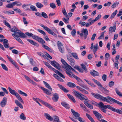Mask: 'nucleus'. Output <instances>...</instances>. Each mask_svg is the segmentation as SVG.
<instances>
[{
  "mask_svg": "<svg viewBox=\"0 0 122 122\" xmlns=\"http://www.w3.org/2000/svg\"><path fill=\"white\" fill-rule=\"evenodd\" d=\"M91 94L94 97L100 100L101 101L106 102L109 103H111L110 101L113 103H116L120 106H122V103L109 96H107V97H104L98 94H95L92 92Z\"/></svg>",
  "mask_w": 122,
  "mask_h": 122,
  "instance_id": "1",
  "label": "nucleus"
},
{
  "mask_svg": "<svg viewBox=\"0 0 122 122\" xmlns=\"http://www.w3.org/2000/svg\"><path fill=\"white\" fill-rule=\"evenodd\" d=\"M8 88L11 94L15 96L21 102L23 103H24L23 100L18 93L15 92V90H12L9 87H8Z\"/></svg>",
  "mask_w": 122,
  "mask_h": 122,
  "instance_id": "2",
  "label": "nucleus"
},
{
  "mask_svg": "<svg viewBox=\"0 0 122 122\" xmlns=\"http://www.w3.org/2000/svg\"><path fill=\"white\" fill-rule=\"evenodd\" d=\"M12 36L15 39L19 38V37L23 38L25 37L26 36L23 33L20 31V32H15L12 34Z\"/></svg>",
  "mask_w": 122,
  "mask_h": 122,
  "instance_id": "3",
  "label": "nucleus"
},
{
  "mask_svg": "<svg viewBox=\"0 0 122 122\" xmlns=\"http://www.w3.org/2000/svg\"><path fill=\"white\" fill-rule=\"evenodd\" d=\"M33 99L35 101H36L37 99L41 101L42 102L43 104L46 106L47 107H48L50 109L54 111H56L54 107H53L50 104H49L47 103L44 101L42 100H41L39 98L36 99L35 98L33 97Z\"/></svg>",
  "mask_w": 122,
  "mask_h": 122,
  "instance_id": "4",
  "label": "nucleus"
},
{
  "mask_svg": "<svg viewBox=\"0 0 122 122\" xmlns=\"http://www.w3.org/2000/svg\"><path fill=\"white\" fill-rule=\"evenodd\" d=\"M61 61L63 64V65H62V66L65 69H71L72 71L76 72V71L71 66L68 65L63 59H61Z\"/></svg>",
  "mask_w": 122,
  "mask_h": 122,
  "instance_id": "5",
  "label": "nucleus"
},
{
  "mask_svg": "<svg viewBox=\"0 0 122 122\" xmlns=\"http://www.w3.org/2000/svg\"><path fill=\"white\" fill-rule=\"evenodd\" d=\"M81 32L80 34L81 37H83V39L85 40L87 38L88 34V32L87 29L83 28L81 30Z\"/></svg>",
  "mask_w": 122,
  "mask_h": 122,
  "instance_id": "6",
  "label": "nucleus"
},
{
  "mask_svg": "<svg viewBox=\"0 0 122 122\" xmlns=\"http://www.w3.org/2000/svg\"><path fill=\"white\" fill-rule=\"evenodd\" d=\"M40 25L42 27L46 30L49 34L52 35L56 37H57V35L55 33L52 31L47 26H45L42 24H41Z\"/></svg>",
  "mask_w": 122,
  "mask_h": 122,
  "instance_id": "7",
  "label": "nucleus"
},
{
  "mask_svg": "<svg viewBox=\"0 0 122 122\" xmlns=\"http://www.w3.org/2000/svg\"><path fill=\"white\" fill-rule=\"evenodd\" d=\"M74 94L75 96L77 98L81 100H83L84 99V98L83 97H86L83 94H81L78 92L76 91H75L74 92Z\"/></svg>",
  "mask_w": 122,
  "mask_h": 122,
  "instance_id": "8",
  "label": "nucleus"
},
{
  "mask_svg": "<svg viewBox=\"0 0 122 122\" xmlns=\"http://www.w3.org/2000/svg\"><path fill=\"white\" fill-rule=\"evenodd\" d=\"M33 38L41 44H43L45 43V41L42 38L37 36H33Z\"/></svg>",
  "mask_w": 122,
  "mask_h": 122,
  "instance_id": "9",
  "label": "nucleus"
},
{
  "mask_svg": "<svg viewBox=\"0 0 122 122\" xmlns=\"http://www.w3.org/2000/svg\"><path fill=\"white\" fill-rule=\"evenodd\" d=\"M51 64L56 69L59 70H60V67L61 66L57 62L55 61H51Z\"/></svg>",
  "mask_w": 122,
  "mask_h": 122,
  "instance_id": "10",
  "label": "nucleus"
},
{
  "mask_svg": "<svg viewBox=\"0 0 122 122\" xmlns=\"http://www.w3.org/2000/svg\"><path fill=\"white\" fill-rule=\"evenodd\" d=\"M93 112L96 117L97 119L100 121H101L100 119L102 118V116L101 114L97 111H93Z\"/></svg>",
  "mask_w": 122,
  "mask_h": 122,
  "instance_id": "11",
  "label": "nucleus"
},
{
  "mask_svg": "<svg viewBox=\"0 0 122 122\" xmlns=\"http://www.w3.org/2000/svg\"><path fill=\"white\" fill-rule=\"evenodd\" d=\"M7 99L6 97H4L0 103V105L2 107H4L6 105Z\"/></svg>",
  "mask_w": 122,
  "mask_h": 122,
  "instance_id": "12",
  "label": "nucleus"
},
{
  "mask_svg": "<svg viewBox=\"0 0 122 122\" xmlns=\"http://www.w3.org/2000/svg\"><path fill=\"white\" fill-rule=\"evenodd\" d=\"M71 111L73 115L75 117V118L78 119V117H79L80 114L77 112L75 111L73 109H71Z\"/></svg>",
  "mask_w": 122,
  "mask_h": 122,
  "instance_id": "13",
  "label": "nucleus"
},
{
  "mask_svg": "<svg viewBox=\"0 0 122 122\" xmlns=\"http://www.w3.org/2000/svg\"><path fill=\"white\" fill-rule=\"evenodd\" d=\"M40 88L41 89L44 91V92L46 93V94L50 96H51L52 95V94L51 92H50V91L48 90L43 87L41 86Z\"/></svg>",
  "mask_w": 122,
  "mask_h": 122,
  "instance_id": "14",
  "label": "nucleus"
},
{
  "mask_svg": "<svg viewBox=\"0 0 122 122\" xmlns=\"http://www.w3.org/2000/svg\"><path fill=\"white\" fill-rule=\"evenodd\" d=\"M59 97L57 93H55L53 95V97H52V100L54 102H57L59 99Z\"/></svg>",
  "mask_w": 122,
  "mask_h": 122,
  "instance_id": "15",
  "label": "nucleus"
},
{
  "mask_svg": "<svg viewBox=\"0 0 122 122\" xmlns=\"http://www.w3.org/2000/svg\"><path fill=\"white\" fill-rule=\"evenodd\" d=\"M66 73L69 76L72 78H74V75H75L74 74H72L70 72V70H71L69 69H66Z\"/></svg>",
  "mask_w": 122,
  "mask_h": 122,
  "instance_id": "16",
  "label": "nucleus"
},
{
  "mask_svg": "<svg viewBox=\"0 0 122 122\" xmlns=\"http://www.w3.org/2000/svg\"><path fill=\"white\" fill-rule=\"evenodd\" d=\"M57 85L64 92H67L69 91L64 86L62 85H61L59 84H57Z\"/></svg>",
  "mask_w": 122,
  "mask_h": 122,
  "instance_id": "17",
  "label": "nucleus"
},
{
  "mask_svg": "<svg viewBox=\"0 0 122 122\" xmlns=\"http://www.w3.org/2000/svg\"><path fill=\"white\" fill-rule=\"evenodd\" d=\"M90 74L93 76H99V74L98 72L94 70H92L90 72Z\"/></svg>",
  "mask_w": 122,
  "mask_h": 122,
  "instance_id": "18",
  "label": "nucleus"
},
{
  "mask_svg": "<svg viewBox=\"0 0 122 122\" xmlns=\"http://www.w3.org/2000/svg\"><path fill=\"white\" fill-rule=\"evenodd\" d=\"M116 24L114 25L113 27H110L109 29V32L112 33V32H115L116 30Z\"/></svg>",
  "mask_w": 122,
  "mask_h": 122,
  "instance_id": "19",
  "label": "nucleus"
},
{
  "mask_svg": "<svg viewBox=\"0 0 122 122\" xmlns=\"http://www.w3.org/2000/svg\"><path fill=\"white\" fill-rule=\"evenodd\" d=\"M6 56L10 62L15 66V67L17 66L16 62L14 61L10 57L7 55Z\"/></svg>",
  "mask_w": 122,
  "mask_h": 122,
  "instance_id": "20",
  "label": "nucleus"
},
{
  "mask_svg": "<svg viewBox=\"0 0 122 122\" xmlns=\"http://www.w3.org/2000/svg\"><path fill=\"white\" fill-rule=\"evenodd\" d=\"M27 40L31 44L36 46L38 47L39 46V45L38 43L33 40L29 39H27Z\"/></svg>",
  "mask_w": 122,
  "mask_h": 122,
  "instance_id": "21",
  "label": "nucleus"
},
{
  "mask_svg": "<svg viewBox=\"0 0 122 122\" xmlns=\"http://www.w3.org/2000/svg\"><path fill=\"white\" fill-rule=\"evenodd\" d=\"M44 116L47 119L50 121H52L53 120L52 117H51L49 114L47 113H45Z\"/></svg>",
  "mask_w": 122,
  "mask_h": 122,
  "instance_id": "22",
  "label": "nucleus"
},
{
  "mask_svg": "<svg viewBox=\"0 0 122 122\" xmlns=\"http://www.w3.org/2000/svg\"><path fill=\"white\" fill-rule=\"evenodd\" d=\"M67 59L71 62V65L73 66L75 65V60L69 57H67Z\"/></svg>",
  "mask_w": 122,
  "mask_h": 122,
  "instance_id": "23",
  "label": "nucleus"
},
{
  "mask_svg": "<svg viewBox=\"0 0 122 122\" xmlns=\"http://www.w3.org/2000/svg\"><path fill=\"white\" fill-rule=\"evenodd\" d=\"M61 104L63 106L67 109H69L70 108L69 104L65 102H62Z\"/></svg>",
  "mask_w": 122,
  "mask_h": 122,
  "instance_id": "24",
  "label": "nucleus"
},
{
  "mask_svg": "<svg viewBox=\"0 0 122 122\" xmlns=\"http://www.w3.org/2000/svg\"><path fill=\"white\" fill-rule=\"evenodd\" d=\"M15 102L16 104V105L19 107L21 109H23V107L21 104L20 102L18 100H15Z\"/></svg>",
  "mask_w": 122,
  "mask_h": 122,
  "instance_id": "25",
  "label": "nucleus"
},
{
  "mask_svg": "<svg viewBox=\"0 0 122 122\" xmlns=\"http://www.w3.org/2000/svg\"><path fill=\"white\" fill-rule=\"evenodd\" d=\"M67 96L73 102L75 103L76 100L73 96L69 94H68Z\"/></svg>",
  "mask_w": 122,
  "mask_h": 122,
  "instance_id": "26",
  "label": "nucleus"
},
{
  "mask_svg": "<svg viewBox=\"0 0 122 122\" xmlns=\"http://www.w3.org/2000/svg\"><path fill=\"white\" fill-rule=\"evenodd\" d=\"M43 82L47 88L48 89L51 91L52 90V88L51 87V86L48 83L44 81H43Z\"/></svg>",
  "mask_w": 122,
  "mask_h": 122,
  "instance_id": "27",
  "label": "nucleus"
},
{
  "mask_svg": "<svg viewBox=\"0 0 122 122\" xmlns=\"http://www.w3.org/2000/svg\"><path fill=\"white\" fill-rule=\"evenodd\" d=\"M67 85L69 87L72 88L75 87L76 86V85L75 84L71 82L67 83Z\"/></svg>",
  "mask_w": 122,
  "mask_h": 122,
  "instance_id": "28",
  "label": "nucleus"
},
{
  "mask_svg": "<svg viewBox=\"0 0 122 122\" xmlns=\"http://www.w3.org/2000/svg\"><path fill=\"white\" fill-rule=\"evenodd\" d=\"M104 92L105 94L108 95L109 92V91L106 89L102 86L101 87Z\"/></svg>",
  "mask_w": 122,
  "mask_h": 122,
  "instance_id": "29",
  "label": "nucleus"
},
{
  "mask_svg": "<svg viewBox=\"0 0 122 122\" xmlns=\"http://www.w3.org/2000/svg\"><path fill=\"white\" fill-rule=\"evenodd\" d=\"M3 13L5 14H7L9 15H11L14 14V12L12 11H4Z\"/></svg>",
  "mask_w": 122,
  "mask_h": 122,
  "instance_id": "30",
  "label": "nucleus"
},
{
  "mask_svg": "<svg viewBox=\"0 0 122 122\" xmlns=\"http://www.w3.org/2000/svg\"><path fill=\"white\" fill-rule=\"evenodd\" d=\"M10 31L15 32L18 31V29L15 26H14L10 29Z\"/></svg>",
  "mask_w": 122,
  "mask_h": 122,
  "instance_id": "31",
  "label": "nucleus"
},
{
  "mask_svg": "<svg viewBox=\"0 0 122 122\" xmlns=\"http://www.w3.org/2000/svg\"><path fill=\"white\" fill-rule=\"evenodd\" d=\"M36 6L39 8H41L43 6V5L40 2H37L36 4Z\"/></svg>",
  "mask_w": 122,
  "mask_h": 122,
  "instance_id": "32",
  "label": "nucleus"
},
{
  "mask_svg": "<svg viewBox=\"0 0 122 122\" xmlns=\"http://www.w3.org/2000/svg\"><path fill=\"white\" fill-rule=\"evenodd\" d=\"M92 81L99 86L100 87H101L102 86L101 84L99 81H98L97 80L93 79H92Z\"/></svg>",
  "mask_w": 122,
  "mask_h": 122,
  "instance_id": "33",
  "label": "nucleus"
},
{
  "mask_svg": "<svg viewBox=\"0 0 122 122\" xmlns=\"http://www.w3.org/2000/svg\"><path fill=\"white\" fill-rule=\"evenodd\" d=\"M15 5L14 2L11 3L9 4H7L6 7L8 8H12Z\"/></svg>",
  "mask_w": 122,
  "mask_h": 122,
  "instance_id": "34",
  "label": "nucleus"
},
{
  "mask_svg": "<svg viewBox=\"0 0 122 122\" xmlns=\"http://www.w3.org/2000/svg\"><path fill=\"white\" fill-rule=\"evenodd\" d=\"M74 78H75L79 82V83H78V84L79 83H83V81L81 80V79H80L78 77L76 76L75 75H74Z\"/></svg>",
  "mask_w": 122,
  "mask_h": 122,
  "instance_id": "35",
  "label": "nucleus"
},
{
  "mask_svg": "<svg viewBox=\"0 0 122 122\" xmlns=\"http://www.w3.org/2000/svg\"><path fill=\"white\" fill-rule=\"evenodd\" d=\"M54 122H58L59 121V119L58 117L55 116L53 117Z\"/></svg>",
  "mask_w": 122,
  "mask_h": 122,
  "instance_id": "36",
  "label": "nucleus"
},
{
  "mask_svg": "<svg viewBox=\"0 0 122 122\" xmlns=\"http://www.w3.org/2000/svg\"><path fill=\"white\" fill-rule=\"evenodd\" d=\"M20 118L21 119L25 120L26 119V117L25 115L23 113H21L20 116Z\"/></svg>",
  "mask_w": 122,
  "mask_h": 122,
  "instance_id": "37",
  "label": "nucleus"
},
{
  "mask_svg": "<svg viewBox=\"0 0 122 122\" xmlns=\"http://www.w3.org/2000/svg\"><path fill=\"white\" fill-rule=\"evenodd\" d=\"M3 22L4 24L7 27H9L10 28H11L9 24L6 20H4L3 21Z\"/></svg>",
  "mask_w": 122,
  "mask_h": 122,
  "instance_id": "38",
  "label": "nucleus"
},
{
  "mask_svg": "<svg viewBox=\"0 0 122 122\" xmlns=\"http://www.w3.org/2000/svg\"><path fill=\"white\" fill-rule=\"evenodd\" d=\"M79 84L83 88H85L87 90H88L89 89V88L86 85H84L82 84V83H79Z\"/></svg>",
  "mask_w": 122,
  "mask_h": 122,
  "instance_id": "39",
  "label": "nucleus"
},
{
  "mask_svg": "<svg viewBox=\"0 0 122 122\" xmlns=\"http://www.w3.org/2000/svg\"><path fill=\"white\" fill-rule=\"evenodd\" d=\"M18 92L19 94L23 96H24L25 97H26L27 96V95L25 93L23 92L20 90H18Z\"/></svg>",
  "mask_w": 122,
  "mask_h": 122,
  "instance_id": "40",
  "label": "nucleus"
},
{
  "mask_svg": "<svg viewBox=\"0 0 122 122\" xmlns=\"http://www.w3.org/2000/svg\"><path fill=\"white\" fill-rule=\"evenodd\" d=\"M115 90L117 94L120 97H122V93L118 90V89L117 88H115Z\"/></svg>",
  "mask_w": 122,
  "mask_h": 122,
  "instance_id": "41",
  "label": "nucleus"
},
{
  "mask_svg": "<svg viewBox=\"0 0 122 122\" xmlns=\"http://www.w3.org/2000/svg\"><path fill=\"white\" fill-rule=\"evenodd\" d=\"M117 10H116L115 12H113V13L112 14L110 17V19H112L113 18L117 13Z\"/></svg>",
  "mask_w": 122,
  "mask_h": 122,
  "instance_id": "42",
  "label": "nucleus"
},
{
  "mask_svg": "<svg viewBox=\"0 0 122 122\" xmlns=\"http://www.w3.org/2000/svg\"><path fill=\"white\" fill-rule=\"evenodd\" d=\"M7 42H5L3 43V45L4 47L6 48H8L10 47L9 44L8 43V41L7 40Z\"/></svg>",
  "mask_w": 122,
  "mask_h": 122,
  "instance_id": "43",
  "label": "nucleus"
},
{
  "mask_svg": "<svg viewBox=\"0 0 122 122\" xmlns=\"http://www.w3.org/2000/svg\"><path fill=\"white\" fill-rule=\"evenodd\" d=\"M43 62L45 64L46 66L48 68L51 69L52 67L50 65V64L46 62L45 61H43Z\"/></svg>",
  "mask_w": 122,
  "mask_h": 122,
  "instance_id": "44",
  "label": "nucleus"
},
{
  "mask_svg": "<svg viewBox=\"0 0 122 122\" xmlns=\"http://www.w3.org/2000/svg\"><path fill=\"white\" fill-rule=\"evenodd\" d=\"M72 56L75 59H79V58L78 57L77 55L75 53H71Z\"/></svg>",
  "mask_w": 122,
  "mask_h": 122,
  "instance_id": "45",
  "label": "nucleus"
},
{
  "mask_svg": "<svg viewBox=\"0 0 122 122\" xmlns=\"http://www.w3.org/2000/svg\"><path fill=\"white\" fill-rule=\"evenodd\" d=\"M82 68L83 69L84 71L86 72H87V71L86 69V67L85 65L83 64H82L81 65Z\"/></svg>",
  "mask_w": 122,
  "mask_h": 122,
  "instance_id": "46",
  "label": "nucleus"
},
{
  "mask_svg": "<svg viewBox=\"0 0 122 122\" xmlns=\"http://www.w3.org/2000/svg\"><path fill=\"white\" fill-rule=\"evenodd\" d=\"M50 6L53 9H55L56 8V5L53 3H51L50 4Z\"/></svg>",
  "mask_w": 122,
  "mask_h": 122,
  "instance_id": "47",
  "label": "nucleus"
},
{
  "mask_svg": "<svg viewBox=\"0 0 122 122\" xmlns=\"http://www.w3.org/2000/svg\"><path fill=\"white\" fill-rule=\"evenodd\" d=\"M105 32V31H104L102 32L101 35L100 36H99L98 38V39H99L100 40L101 39H102V38H104V34Z\"/></svg>",
  "mask_w": 122,
  "mask_h": 122,
  "instance_id": "48",
  "label": "nucleus"
},
{
  "mask_svg": "<svg viewBox=\"0 0 122 122\" xmlns=\"http://www.w3.org/2000/svg\"><path fill=\"white\" fill-rule=\"evenodd\" d=\"M15 5H16L17 6H21L22 5L21 3L18 1H16L14 2Z\"/></svg>",
  "mask_w": 122,
  "mask_h": 122,
  "instance_id": "49",
  "label": "nucleus"
},
{
  "mask_svg": "<svg viewBox=\"0 0 122 122\" xmlns=\"http://www.w3.org/2000/svg\"><path fill=\"white\" fill-rule=\"evenodd\" d=\"M106 107L108 109H109L111 110L112 111H113L114 110V109L115 108L111 106L108 105H106Z\"/></svg>",
  "mask_w": 122,
  "mask_h": 122,
  "instance_id": "50",
  "label": "nucleus"
},
{
  "mask_svg": "<svg viewBox=\"0 0 122 122\" xmlns=\"http://www.w3.org/2000/svg\"><path fill=\"white\" fill-rule=\"evenodd\" d=\"M101 110L104 113H106L107 111L106 109L107 108L106 107V105H105L104 107H102V108H100Z\"/></svg>",
  "mask_w": 122,
  "mask_h": 122,
  "instance_id": "51",
  "label": "nucleus"
},
{
  "mask_svg": "<svg viewBox=\"0 0 122 122\" xmlns=\"http://www.w3.org/2000/svg\"><path fill=\"white\" fill-rule=\"evenodd\" d=\"M122 111L121 110L118 109H116L115 108H114L113 111L114 112H116L117 113L120 114L121 113Z\"/></svg>",
  "mask_w": 122,
  "mask_h": 122,
  "instance_id": "52",
  "label": "nucleus"
},
{
  "mask_svg": "<svg viewBox=\"0 0 122 122\" xmlns=\"http://www.w3.org/2000/svg\"><path fill=\"white\" fill-rule=\"evenodd\" d=\"M37 30L39 32L42 34L44 36H46V33L44 31L39 29H38Z\"/></svg>",
  "mask_w": 122,
  "mask_h": 122,
  "instance_id": "53",
  "label": "nucleus"
},
{
  "mask_svg": "<svg viewBox=\"0 0 122 122\" xmlns=\"http://www.w3.org/2000/svg\"><path fill=\"white\" fill-rule=\"evenodd\" d=\"M98 105L99 107L100 108L102 107H103L105 106L104 105L103 103L102 102H100L98 104Z\"/></svg>",
  "mask_w": 122,
  "mask_h": 122,
  "instance_id": "54",
  "label": "nucleus"
},
{
  "mask_svg": "<svg viewBox=\"0 0 122 122\" xmlns=\"http://www.w3.org/2000/svg\"><path fill=\"white\" fill-rule=\"evenodd\" d=\"M1 66L3 68L5 71H7L8 70V69L6 66L4 64H2Z\"/></svg>",
  "mask_w": 122,
  "mask_h": 122,
  "instance_id": "55",
  "label": "nucleus"
},
{
  "mask_svg": "<svg viewBox=\"0 0 122 122\" xmlns=\"http://www.w3.org/2000/svg\"><path fill=\"white\" fill-rule=\"evenodd\" d=\"M30 9L33 11H36L37 10L36 8L33 5H31L30 6Z\"/></svg>",
  "mask_w": 122,
  "mask_h": 122,
  "instance_id": "56",
  "label": "nucleus"
},
{
  "mask_svg": "<svg viewBox=\"0 0 122 122\" xmlns=\"http://www.w3.org/2000/svg\"><path fill=\"white\" fill-rule=\"evenodd\" d=\"M57 45L58 46V48L63 47V45L61 42L59 41L57 42Z\"/></svg>",
  "mask_w": 122,
  "mask_h": 122,
  "instance_id": "57",
  "label": "nucleus"
},
{
  "mask_svg": "<svg viewBox=\"0 0 122 122\" xmlns=\"http://www.w3.org/2000/svg\"><path fill=\"white\" fill-rule=\"evenodd\" d=\"M37 53L38 55L43 58H45L46 57L45 55L41 52H38Z\"/></svg>",
  "mask_w": 122,
  "mask_h": 122,
  "instance_id": "58",
  "label": "nucleus"
},
{
  "mask_svg": "<svg viewBox=\"0 0 122 122\" xmlns=\"http://www.w3.org/2000/svg\"><path fill=\"white\" fill-rule=\"evenodd\" d=\"M76 33V31L75 29H74L71 32V34L73 36H75Z\"/></svg>",
  "mask_w": 122,
  "mask_h": 122,
  "instance_id": "59",
  "label": "nucleus"
},
{
  "mask_svg": "<svg viewBox=\"0 0 122 122\" xmlns=\"http://www.w3.org/2000/svg\"><path fill=\"white\" fill-rule=\"evenodd\" d=\"M25 34L29 37H32L33 38V36H34L33 35L32 33L29 32H26Z\"/></svg>",
  "mask_w": 122,
  "mask_h": 122,
  "instance_id": "60",
  "label": "nucleus"
},
{
  "mask_svg": "<svg viewBox=\"0 0 122 122\" xmlns=\"http://www.w3.org/2000/svg\"><path fill=\"white\" fill-rule=\"evenodd\" d=\"M114 85V82L112 81H110L108 84V85L110 87H112Z\"/></svg>",
  "mask_w": 122,
  "mask_h": 122,
  "instance_id": "61",
  "label": "nucleus"
},
{
  "mask_svg": "<svg viewBox=\"0 0 122 122\" xmlns=\"http://www.w3.org/2000/svg\"><path fill=\"white\" fill-rule=\"evenodd\" d=\"M41 15L42 16L45 18H48V16L47 14L45 12H42Z\"/></svg>",
  "mask_w": 122,
  "mask_h": 122,
  "instance_id": "62",
  "label": "nucleus"
},
{
  "mask_svg": "<svg viewBox=\"0 0 122 122\" xmlns=\"http://www.w3.org/2000/svg\"><path fill=\"white\" fill-rule=\"evenodd\" d=\"M110 55L108 53H106L105 54V58L106 60H107L109 58Z\"/></svg>",
  "mask_w": 122,
  "mask_h": 122,
  "instance_id": "63",
  "label": "nucleus"
},
{
  "mask_svg": "<svg viewBox=\"0 0 122 122\" xmlns=\"http://www.w3.org/2000/svg\"><path fill=\"white\" fill-rule=\"evenodd\" d=\"M62 12L64 15L66 17L67 16V15L66 10L65 8L62 11Z\"/></svg>",
  "mask_w": 122,
  "mask_h": 122,
  "instance_id": "64",
  "label": "nucleus"
}]
</instances>
